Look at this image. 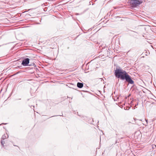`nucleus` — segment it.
<instances>
[{
  "label": "nucleus",
  "instance_id": "obj_9",
  "mask_svg": "<svg viewBox=\"0 0 156 156\" xmlns=\"http://www.w3.org/2000/svg\"><path fill=\"white\" fill-rule=\"evenodd\" d=\"M34 106H31L30 107V108H33H33H34Z\"/></svg>",
  "mask_w": 156,
  "mask_h": 156
},
{
  "label": "nucleus",
  "instance_id": "obj_2",
  "mask_svg": "<svg viewBox=\"0 0 156 156\" xmlns=\"http://www.w3.org/2000/svg\"><path fill=\"white\" fill-rule=\"evenodd\" d=\"M142 3V0H129L128 1V3L132 8L136 7Z\"/></svg>",
  "mask_w": 156,
  "mask_h": 156
},
{
  "label": "nucleus",
  "instance_id": "obj_4",
  "mask_svg": "<svg viewBox=\"0 0 156 156\" xmlns=\"http://www.w3.org/2000/svg\"><path fill=\"white\" fill-rule=\"evenodd\" d=\"M35 67L36 65L34 62H32L31 64H30V70L31 69H35Z\"/></svg>",
  "mask_w": 156,
  "mask_h": 156
},
{
  "label": "nucleus",
  "instance_id": "obj_11",
  "mask_svg": "<svg viewBox=\"0 0 156 156\" xmlns=\"http://www.w3.org/2000/svg\"><path fill=\"white\" fill-rule=\"evenodd\" d=\"M1 143H2V145H3V142H2H2H1Z\"/></svg>",
  "mask_w": 156,
  "mask_h": 156
},
{
  "label": "nucleus",
  "instance_id": "obj_10",
  "mask_svg": "<svg viewBox=\"0 0 156 156\" xmlns=\"http://www.w3.org/2000/svg\"><path fill=\"white\" fill-rule=\"evenodd\" d=\"M138 105V103H137L136 104V105L135 106Z\"/></svg>",
  "mask_w": 156,
  "mask_h": 156
},
{
  "label": "nucleus",
  "instance_id": "obj_1",
  "mask_svg": "<svg viewBox=\"0 0 156 156\" xmlns=\"http://www.w3.org/2000/svg\"><path fill=\"white\" fill-rule=\"evenodd\" d=\"M114 74L115 76L122 80H125L129 84H133L134 82L132 79L131 76L125 71L121 69L116 68L115 70Z\"/></svg>",
  "mask_w": 156,
  "mask_h": 156
},
{
  "label": "nucleus",
  "instance_id": "obj_6",
  "mask_svg": "<svg viewBox=\"0 0 156 156\" xmlns=\"http://www.w3.org/2000/svg\"><path fill=\"white\" fill-rule=\"evenodd\" d=\"M8 137V136L7 134H5L2 135V139L3 140H4L6 138H7Z\"/></svg>",
  "mask_w": 156,
  "mask_h": 156
},
{
  "label": "nucleus",
  "instance_id": "obj_3",
  "mask_svg": "<svg viewBox=\"0 0 156 156\" xmlns=\"http://www.w3.org/2000/svg\"><path fill=\"white\" fill-rule=\"evenodd\" d=\"M29 63V59L27 58L24 59L23 60L22 63V65L23 66H25L27 65Z\"/></svg>",
  "mask_w": 156,
  "mask_h": 156
},
{
  "label": "nucleus",
  "instance_id": "obj_8",
  "mask_svg": "<svg viewBox=\"0 0 156 156\" xmlns=\"http://www.w3.org/2000/svg\"><path fill=\"white\" fill-rule=\"evenodd\" d=\"M32 69V70L31 71H30V73L32 74L34 72L35 69Z\"/></svg>",
  "mask_w": 156,
  "mask_h": 156
},
{
  "label": "nucleus",
  "instance_id": "obj_5",
  "mask_svg": "<svg viewBox=\"0 0 156 156\" xmlns=\"http://www.w3.org/2000/svg\"><path fill=\"white\" fill-rule=\"evenodd\" d=\"M77 87L79 88H81L83 86V84L82 83L78 82L77 84Z\"/></svg>",
  "mask_w": 156,
  "mask_h": 156
},
{
  "label": "nucleus",
  "instance_id": "obj_7",
  "mask_svg": "<svg viewBox=\"0 0 156 156\" xmlns=\"http://www.w3.org/2000/svg\"><path fill=\"white\" fill-rule=\"evenodd\" d=\"M145 121L146 122V123L144 124V125L145 126H147V124H148V122H147L148 120H147V119H145Z\"/></svg>",
  "mask_w": 156,
  "mask_h": 156
}]
</instances>
